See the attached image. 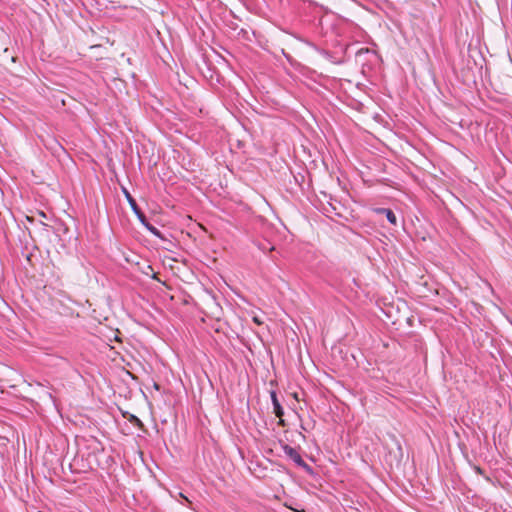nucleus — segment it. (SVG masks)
I'll use <instances>...</instances> for the list:
<instances>
[{
	"mask_svg": "<svg viewBox=\"0 0 512 512\" xmlns=\"http://www.w3.org/2000/svg\"><path fill=\"white\" fill-rule=\"evenodd\" d=\"M349 49H350V46H346L343 49V56H341V57H335L332 53H330L328 51H324L323 54L331 62H333L335 64H343L346 62V56L348 54Z\"/></svg>",
	"mask_w": 512,
	"mask_h": 512,
	"instance_id": "obj_5",
	"label": "nucleus"
},
{
	"mask_svg": "<svg viewBox=\"0 0 512 512\" xmlns=\"http://www.w3.org/2000/svg\"><path fill=\"white\" fill-rule=\"evenodd\" d=\"M475 472L480 474V475H483L484 474V471L482 468H480L479 466H475L474 468Z\"/></svg>",
	"mask_w": 512,
	"mask_h": 512,
	"instance_id": "obj_11",
	"label": "nucleus"
},
{
	"mask_svg": "<svg viewBox=\"0 0 512 512\" xmlns=\"http://www.w3.org/2000/svg\"><path fill=\"white\" fill-rule=\"evenodd\" d=\"M150 233H152L153 235L155 236H158L160 237L161 233L160 231L154 226V225H151L150 227H148L147 229Z\"/></svg>",
	"mask_w": 512,
	"mask_h": 512,
	"instance_id": "obj_8",
	"label": "nucleus"
},
{
	"mask_svg": "<svg viewBox=\"0 0 512 512\" xmlns=\"http://www.w3.org/2000/svg\"><path fill=\"white\" fill-rule=\"evenodd\" d=\"M139 221L141 222L142 225L145 226L146 229H148V227H150L152 225L145 215H144V218H142V220H139Z\"/></svg>",
	"mask_w": 512,
	"mask_h": 512,
	"instance_id": "obj_9",
	"label": "nucleus"
},
{
	"mask_svg": "<svg viewBox=\"0 0 512 512\" xmlns=\"http://www.w3.org/2000/svg\"><path fill=\"white\" fill-rule=\"evenodd\" d=\"M281 447L284 454L298 467L303 468L306 472L312 473V467L303 460L302 456L296 448L288 444H282Z\"/></svg>",
	"mask_w": 512,
	"mask_h": 512,
	"instance_id": "obj_1",
	"label": "nucleus"
},
{
	"mask_svg": "<svg viewBox=\"0 0 512 512\" xmlns=\"http://www.w3.org/2000/svg\"><path fill=\"white\" fill-rule=\"evenodd\" d=\"M253 321H254L257 325H261V324L263 323V321H262L259 317H257V316L253 317Z\"/></svg>",
	"mask_w": 512,
	"mask_h": 512,
	"instance_id": "obj_12",
	"label": "nucleus"
},
{
	"mask_svg": "<svg viewBox=\"0 0 512 512\" xmlns=\"http://www.w3.org/2000/svg\"><path fill=\"white\" fill-rule=\"evenodd\" d=\"M366 55H375V52L366 47L360 48L355 53L356 61L363 65L364 64V56H366Z\"/></svg>",
	"mask_w": 512,
	"mask_h": 512,
	"instance_id": "obj_6",
	"label": "nucleus"
},
{
	"mask_svg": "<svg viewBox=\"0 0 512 512\" xmlns=\"http://www.w3.org/2000/svg\"><path fill=\"white\" fill-rule=\"evenodd\" d=\"M122 192H123L127 202L129 203L132 211L137 216L138 220H142V218H144V213L141 210V208L138 206L136 200L133 198V196L130 194V192L125 187H122Z\"/></svg>",
	"mask_w": 512,
	"mask_h": 512,
	"instance_id": "obj_2",
	"label": "nucleus"
},
{
	"mask_svg": "<svg viewBox=\"0 0 512 512\" xmlns=\"http://www.w3.org/2000/svg\"><path fill=\"white\" fill-rule=\"evenodd\" d=\"M131 421H132V422H135V423H137V424H141V421H140L136 416H134V415H132V417H131Z\"/></svg>",
	"mask_w": 512,
	"mask_h": 512,
	"instance_id": "obj_13",
	"label": "nucleus"
},
{
	"mask_svg": "<svg viewBox=\"0 0 512 512\" xmlns=\"http://www.w3.org/2000/svg\"><path fill=\"white\" fill-rule=\"evenodd\" d=\"M139 221L141 222L142 225L145 226L146 229H148V227H150L152 225L145 215H144V218H142V220H139Z\"/></svg>",
	"mask_w": 512,
	"mask_h": 512,
	"instance_id": "obj_10",
	"label": "nucleus"
},
{
	"mask_svg": "<svg viewBox=\"0 0 512 512\" xmlns=\"http://www.w3.org/2000/svg\"><path fill=\"white\" fill-rule=\"evenodd\" d=\"M270 398L273 405V412L275 416L280 419V423H283L282 417L284 416V410L278 400L276 391L272 390L270 392Z\"/></svg>",
	"mask_w": 512,
	"mask_h": 512,
	"instance_id": "obj_3",
	"label": "nucleus"
},
{
	"mask_svg": "<svg viewBox=\"0 0 512 512\" xmlns=\"http://www.w3.org/2000/svg\"><path fill=\"white\" fill-rule=\"evenodd\" d=\"M372 211L376 214H379V215H385V218L387 219V221L396 226L397 225V217L395 215V213L389 209V208H382V207H375V208H372Z\"/></svg>",
	"mask_w": 512,
	"mask_h": 512,
	"instance_id": "obj_4",
	"label": "nucleus"
},
{
	"mask_svg": "<svg viewBox=\"0 0 512 512\" xmlns=\"http://www.w3.org/2000/svg\"><path fill=\"white\" fill-rule=\"evenodd\" d=\"M258 248L263 252L272 251L274 249L270 242L259 243Z\"/></svg>",
	"mask_w": 512,
	"mask_h": 512,
	"instance_id": "obj_7",
	"label": "nucleus"
}]
</instances>
